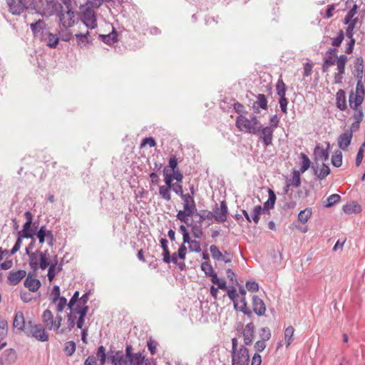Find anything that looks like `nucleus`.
Listing matches in <instances>:
<instances>
[{
    "label": "nucleus",
    "instance_id": "f8f14e48",
    "mask_svg": "<svg viewBox=\"0 0 365 365\" xmlns=\"http://www.w3.org/2000/svg\"><path fill=\"white\" fill-rule=\"evenodd\" d=\"M66 11H61L59 14V20L61 24L65 28L72 27L76 22V14L72 9H66Z\"/></svg>",
    "mask_w": 365,
    "mask_h": 365
},
{
    "label": "nucleus",
    "instance_id": "c85d7f7f",
    "mask_svg": "<svg viewBox=\"0 0 365 365\" xmlns=\"http://www.w3.org/2000/svg\"><path fill=\"white\" fill-rule=\"evenodd\" d=\"M111 361L113 365H130L129 358L122 352H116L112 356Z\"/></svg>",
    "mask_w": 365,
    "mask_h": 365
},
{
    "label": "nucleus",
    "instance_id": "e433bc0d",
    "mask_svg": "<svg viewBox=\"0 0 365 365\" xmlns=\"http://www.w3.org/2000/svg\"><path fill=\"white\" fill-rule=\"evenodd\" d=\"M163 176L165 185L163 186H167L172 189L174 186V183L173 182L174 180L172 178L170 170L168 167H165L163 169Z\"/></svg>",
    "mask_w": 365,
    "mask_h": 365
},
{
    "label": "nucleus",
    "instance_id": "0eeeda50",
    "mask_svg": "<svg viewBox=\"0 0 365 365\" xmlns=\"http://www.w3.org/2000/svg\"><path fill=\"white\" fill-rule=\"evenodd\" d=\"M259 120L256 116L247 118L245 115H240L236 119V127L240 131L250 133L252 134L257 133L260 129L258 128Z\"/></svg>",
    "mask_w": 365,
    "mask_h": 365
},
{
    "label": "nucleus",
    "instance_id": "603ef678",
    "mask_svg": "<svg viewBox=\"0 0 365 365\" xmlns=\"http://www.w3.org/2000/svg\"><path fill=\"white\" fill-rule=\"evenodd\" d=\"M8 331V323L4 319L0 320V341L5 338Z\"/></svg>",
    "mask_w": 365,
    "mask_h": 365
},
{
    "label": "nucleus",
    "instance_id": "052dcab7",
    "mask_svg": "<svg viewBox=\"0 0 365 365\" xmlns=\"http://www.w3.org/2000/svg\"><path fill=\"white\" fill-rule=\"evenodd\" d=\"M262 212V208L260 205L256 206L253 210L252 220L255 223H258L259 220V216Z\"/></svg>",
    "mask_w": 365,
    "mask_h": 365
},
{
    "label": "nucleus",
    "instance_id": "680f3d73",
    "mask_svg": "<svg viewBox=\"0 0 365 365\" xmlns=\"http://www.w3.org/2000/svg\"><path fill=\"white\" fill-rule=\"evenodd\" d=\"M316 153L318 155V157L322 160H327L329 159V151L328 149H323L317 148L316 150Z\"/></svg>",
    "mask_w": 365,
    "mask_h": 365
},
{
    "label": "nucleus",
    "instance_id": "69168bd1",
    "mask_svg": "<svg viewBox=\"0 0 365 365\" xmlns=\"http://www.w3.org/2000/svg\"><path fill=\"white\" fill-rule=\"evenodd\" d=\"M170 170V173L173 170H178V159L175 155H173L169 159V167H168Z\"/></svg>",
    "mask_w": 365,
    "mask_h": 365
},
{
    "label": "nucleus",
    "instance_id": "c9c22d12",
    "mask_svg": "<svg viewBox=\"0 0 365 365\" xmlns=\"http://www.w3.org/2000/svg\"><path fill=\"white\" fill-rule=\"evenodd\" d=\"M314 173L319 179L322 180L329 174L330 169L328 165L323 163L319 168H317L315 169Z\"/></svg>",
    "mask_w": 365,
    "mask_h": 365
},
{
    "label": "nucleus",
    "instance_id": "de8ad7c7",
    "mask_svg": "<svg viewBox=\"0 0 365 365\" xmlns=\"http://www.w3.org/2000/svg\"><path fill=\"white\" fill-rule=\"evenodd\" d=\"M31 223L32 222L26 221L23 226V230L19 232V235H21L24 238H31L33 236L30 232Z\"/></svg>",
    "mask_w": 365,
    "mask_h": 365
},
{
    "label": "nucleus",
    "instance_id": "8fccbe9b",
    "mask_svg": "<svg viewBox=\"0 0 365 365\" xmlns=\"http://www.w3.org/2000/svg\"><path fill=\"white\" fill-rule=\"evenodd\" d=\"M302 163L299 172L304 173L310 166V160L309 158L304 153L301 154Z\"/></svg>",
    "mask_w": 365,
    "mask_h": 365
},
{
    "label": "nucleus",
    "instance_id": "4d7b16f0",
    "mask_svg": "<svg viewBox=\"0 0 365 365\" xmlns=\"http://www.w3.org/2000/svg\"><path fill=\"white\" fill-rule=\"evenodd\" d=\"M346 36L342 30H340L336 37L333 38L331 46H340Z\"/></svg>",
    "mask_w": 365,
    "mask_h": 365
},
{
    "label": "nucleus",
    "instance_id": "dca6fc26",
    "mask_svg": "<svg viewBox=\"0 0 365 365\" xmlns=\"http://www.w3.org/2000/svg\"><path fill=\"white\" fill-rule=\"evenodd\" d=\"M36 236L41 244L47 242L51 246H53L54 242L53 235L51 231L48 230L46 226H42L38 231Z\"/></svg>",
    "mask_w": 365,
    "mask_h": 365
},
{
    "label": "nucleus",
    "instance_id": "ddd939ff",
    "mask_svg": "<svg viewBox=\"0 0 365 365\" xmlns=\"http://www.w3.org/2000/svg\"><path fill=\"white\" fill-rule=\"evenodd\" d=\"M31 29L34 36L41 41H43L46 34L48 32L46 29V24L43 20H38L36 22L31 24Z\"/></svg>",
    "mask_w": 365,
    "mask_h": 365
},
{
    "label": "nucleus",
    "instance_id": "7ed1b4c3",
    "mask_svg": "<svg viewBox=\"0 0 365 365\" xmlns=\"http://www.w3.org/2000/svg\"><path fill=\"white\" fill-rule=\"evenodd\" d=\"M79 299V292L76 291L68 303V307L70 309L68 322L72 326L74 320H76V327L78 329H82L85 317L88 311V307L78 304Z\"/></svg>",
    "mask_w": 365,
    "mask_h": 365
},
{
    "label": "nucleus",
    "instance_id": "a211bd4d",
    "mask_svg": "<svg viewBox=\"0 0 365 365\" xmlns=\"http://www.w3.org/2000/svg\"><path fill=\"white\" fill-rule=\"evenodd\" d=\"M58 2L56 0H46L45 3L42 4V15L46 16H51L53 15L57 11Z\"/></svg>",
    "mask_w": 365,
    "mask_h": 365
},
{
    "label": "nucleus",
    "instance_id": "412c9836",
    "mask_svg": "<svg viewBox=\"0 0 365 365\" xmlns=\"http://www.w3.org/2000/svg\"><path fill=\"white\" fill-rule=\"evenodd\" d=\"M41 285L39 279L36 277L28 275L24 281L25 287L28 288L30 292H36L38 290Z\"/></svg>",
    "mask_w": 365,
    "mask_h": 365
},
{
    "label": "nucleus",
    "instance_id": "e2e57ef3",
    "mask_svg": "<svg viewBox=\"0 0 365 365\" xmlns=\"http://www.w3.org/2000/svg\"><path fill=\"white\" fill-rule=\"evenodd\" d=\"M353 110H354V118L356 120V123L359 124L362 121L364 117L362 109L361 107H358L357 109Z\"/></svg>",
    "mask_w": 365,
    "mask_h": 365
},
{
    "label": "nucleus",
    "instance_id": "a878e982",
    "mask_svg": "<svg viewBox=\"0 0 365 365\" xmlns=\"http://www.w3.org/2000/svg\"><path fill=\"white\" fill-rule=\"evenodd\" d=\"M58 257H54L53 261L48 267V278L50 282H52V280L54 279L56 275L58 272H60L61 270V267L60 265H58Z\"/></svg>",
    "mask_w": 365,
    "mask_h": 365
},
{
    "label": "nucleus",
    "instance_id": "cd10ccee",
    "mask_svg": "<svg viewBox=\"0 0 365 365\" xmlns=\"http://www.w3.org/2000/svg\"><path fill=\"white\" fill-rule=\"evenodd\" d=\"M336 103L337 108L341 110H345L347 108L346 93L344 90H339L336 95Z\"/></svg>",
    "mask_w": 365,
    "mask_h": 365
},
{
    "label": "nucleus",
    "instance_id": "5fc2aeb1",
    "mask_svg": "<svg viewBox=\"0 0 365 365\" xmlns=\"http://www.w3.org/2000/svg\"><path fill=\"white\" fill-rule=\"evenodd\" d=\"M340 200L341 196L339 195L333 194L327 198V204L326 205V207H330L335 205L336 203L339 202Z\"/></svg>",
    "mask_w": 365,
    "mask_h": 365
},
{
    "label": "nucleus",
    "instance_id": "a18cd8bd",
    "mask_svg": "<svg viewBox=\"0 0 365 365\" xmlns=\"http://www.w3.org/2000/svg\"><path fill=\"white\" fill-rule=\"evenodd\" d=\"M189 244V250L190 252L199 253L201 252L200 242L196 240H191L190 238L189 242H186Z\"/></svg>",
    "mask_w": 365,
    "mask_h": 365
},
{
    "label": "nucleus",
    "instance_id": "f03ea898",
    "mask_svg": "<svg viewBox=\"0 0 365 365\" xmlns=\"http://www.w3.org/2000/svg\"><path fill=\"white\" fill-rule=\"evenodd\" d=\"M42 322L44 326L48 329L56 332L57 334H65L72 330L76 325V320H74L73 324L71 326L68 322V314L67 315L66 325L61 327L63 318L61 315L57 314L54 317L52 312L49 309H46L41 316Z\"/></svg>",
    "mask_w": 365,
    "mask_h": 365
},
{
    "label": "nucleus",
    "instance_id": "79ce46f5",
    "mask_svg": "<svg viewBox=\"0 0 365 365\" xmlns=\"http://www.w3.org/2000/svg\"><path fill=\"white\" fill-rule=\"evenodd\" d=\"M331 163L334 167L339 168L342 165V153L336 150L331 157Z\"/></svg>",
    "mask_w": 365,
    "mask_h": 365
},
{
    "label": "nucleus",
    "instance_id": "c03bdc74",
    "mask_svg": "<svg viewBox=\"0 0 365 365\" xmlns=\"http://www.w3.org/2000/svg\"><path fill=\"white\" fill-rule=\"evenodd\" d=\"M312 215V210L309 208H306L304 210L300 211L298 215V220L302 223H306Z\"/></svg>",
    "mask_w": 365,
    "mask_h": 365
},
{
    "label": "nucleus",
    "instance_id": "58836bf2",
    "mask_svg": "<svg viewBox=\"0 0 365 365\" xmlns=\"http://www.w3.org/2000/svg\"><path fill=\"white\" fill-rule=\"evenodd\" d=\"M129 359L130 365H143L145 362V356L140 352L133 354Z\"/></svg>",
    "mask_w": 365,
    "mask_h": 365
},
{
    "label": "nucleus",
    "instance_id": "473e14b6",
    "mask_svg": "<svg viewBox=\"0 0 365 365\" xmlns=\"http://www.w3.org/2000/svg\"><path fill=\"white\" fill-rule=\"evenodd\" d=\"M343 211L346 214L359 213L361 212V207L356 202H352L344 205Z\"/></svg>",
    "mask_w": 365,
    "mask_h": 365
},
{
    "label": "nucleus",
    "instance_id": "393cba45",
    "mask_svg": "<svg viewBox=\"0 0 365 365\" xmlns=\"http://www.w3.org/2000/svg\"><path fill=\"white\" fill-rule=\"evenodd\" d=\"M227 207L225 202H222L220 207L214 210L213 217L215 220L222 222L227 220Z\"/></svg>",
    "mask_w": 365,
    "mask_h": 365
},
{
    "label": "nucleus",
    "instance_id": "bf43d9fd",
    "mask_svg": "<svg viewBox=\"0 0 365 365\" xmlns=\"http://www.w3.org/2000/svg\"><path fill=\"white\" fill-rule=\"evenodd\" d=\"M279 103L281 110L284 113L287 114V113L288 101H287V98L285 97V96H279Z\"/></svg>",
    "mask_w": 365,
    "mask_h": 365
},
{
    "label": "nucleus",
    "instance_id": "aec40b11",
    "mask_svg": "<svg viewBox=\"0 0 365 365\" xmlns=\"http://www.w3.org/2000/svg\"><path fill=\"white\" fill-rule=\"evenodd\" d=\"M252 307L253 311L258 316L264 315L267 310L264 302L257 296L252 297Z\"/></svg>",
    "mask_w": 365,
    "mask_h": 365
},
{
    "label": "nucleus",
    "instance_id": "f257e3e1",
    "mask_svg": "<svg viewBox=\"0 0 365 365\" xmlns=\"http://www.w3.org/2000/svg\"><path fill=\"white\" fill-rule=\"evenodd\" d=\"M347 61L348 58L346 55L339 56L337 49L331 48L325 53L322 70L324 72H327L331 66L336 64L338 72L334 75V81L339 83L341 82L343 74L345 73V66Z\"/></svg>",
    "mask_w": 365,
    "mask_h": 365
},
{
    "label": "nucleus",
    "instance_id": "2eb2a0df",
    "mask_svg": "<svg viewBox=\"0 0 365 365\" xmlns=\"http://www.w3.org/2000/svg\"><path fill=\"white\" fill-rule=\"evenodd\" d=\"M30 334L32 336L41 341H47L48 340V334L46 333L45 328L40 324L31 326Z\"/></svg>",
    "mask_w": 365,
    "mask_h": 365
},
{
    "label": "nucleus",
    "instance_id": "4c0bfd02",
    "mask_svg": "<svg viewBox=\"0 0 365 365\" xmlns=\"http://www.w3.org/2000/svg\"><path fill=\"white\" fill-rule=\"evenodd\" d=\"M233 303L237 310L242 312L243 313H247V307L245 297H240V298L235 300Z\"/></svg>",
    "mask_w": 365,
    "mask_h": 365
},
{
    "label": "nucleus",
    "instance_id": "423d86ee",
    "mask_svg": "<svg viewBox=\"0 0 365 365\" xmlns=\"http://www.w3.org/2000/svg\"><path fill=\"white\" fill-rule=\"evenodd\" d=\"M183 200V210L178 211L177 218L185 223H187L189 217H192L196 211V205L193 198L190 194H185L181 196Z\"/></svg>",
    "mask_w": 365,
    "mask_h": 365
},
{
    "label": "nucleus",
    "instance_id": "9d476101",
    "mask_svg": "<svg viewBox=\"0 0 365 365\" xmlns=\"http://www.w3.org/2000/svg\"><path fill=\"white\" fill-rule=\"evenodd\" d=\"M272 333L268 327H262L259 329L260 339L257 340L255 344V349L256 353L259 354L267 347V341L271 338Z\"/></svg>",
    "mask_w": 365,
    "mask_h": 365
},
{
    "label": "nucleus",
    "instance_id": "ea45409f",
    "mask_svg": "<svg viewBox=\"0 0 365 365\" xmlns=\"http://www.w3.org/2000/svg\"><path fill=\"white\" fill-rule=\"evenodd\" d=\"M356 14V5H354L352 9H351L346 14L344 17V24H350L351 22H357L358 19L354 18L355 14Z\"/></svg>",
    "mask_w": 365,
    "mask_h": 365
},
{
    "label": "nucleus",
    "instance_id": "2f4dec72",
    "mask_svg": "<svg viewBox=\"0 0 365 365\" xmlns=\"http://www.w3.org/2000/svg\"><path fill=\"white\" fill-rule=\"evenodd\" d=\"M42 41L46 42V46H56L60 41V38L57 34L48 31Z\"/></svg>",
    "mask_w": 365,
    "mask_h": 365
},
{
    "label": "nucleus",
    "instance_id": "4be33fe9",
    "mask_svg": "<svg viewBox=\"0 0 365 365\" xmlns=\"http://www.w3.org/2000/svg\"><path fill=\"white\" fill-rule=\"evenodd\" d=\"M9 11L14 15H20L25 9L21 0H8Z\"/></svg>",
    "mask_w": 365,
    "mask_h": 365
},
{
    "label": "nucleus",
    "instance_id": "5701e85b",
    "mask_svg": "<svg viewBox=\"0 0 365 365\" xmlns=\"http://www.w3.org/2000/svg\"><path fill=\"white\" fill-rule=\"evenodd\" d=\"M274 130L272 128L264 127L262 128L260 132V138L262 140L265 146H268L272 144V138Z\"/></svg>",
    "mask_w": 365,
    "mask_h": 365
},
{
    "label": "nucleus",
    "instance_id": "13d9d810",
    "mask_svg": "<svg viewBox=\"0 0 365 365\" xmlns=\"http://www.w3.org/2000/svg\"><path fill=\"white\" fill-rule=\"evenodd\" d=\"M23 238H24V237L21 235H19L14 246L10 251V255H14L16 252H17L20 250L21 245H22V239Z\"/></svg>",
    "mask_w": 365,
    "mask_h": 365
},
{
    "label": "nucleus",
    "instance_id": "bb28decb",
    "mask_svg": "<svg viewBox=\"0 0 365 365\" xmlns=\"http://www.w3.org/2000/svg\"><path fill=\"white\" fill-rule=\"evenodd\" d=\"M252 108L257 113H259V108L267 109V101L264 94L257 95V101L254 102Z\"/></svg>",
    "mask_w": 365,
    "mask_h": 365
},
{
    "label": "nucleus",
    "instance_id": "72a5a7b5",
    "mask_svg": "<svg viewBox=\"0 0 365 365\" xmlns=\"http://www.w3.org/2000/svg\"><path fill=\"white\" fill-rule=\"evenodd\" d=\"M294 329L292 326L287 327L284 330V341L286 346L289 347L294 339Z\"/></svg>",
    "mask_w": 365,
    "mask_h": 365
},
{
    "label": "nucleus",
    "instance_id": "338daca9",
    "mask_svg": "<svg viewBox=\"0 0 365 365\" xmlns=\"http://www.w3.org/2000/svg\"><path fill=\"white\" fill-rule=\"evenodd\" d=\"M246 288L250 292H257L259 289V285L255 281H249L246 283Z\"/></svg>",
    "mask_w": 365,
    "mask_h": 365
},
{
    "label": "nucleus",
    "instance_id": "9b49d317",
    "mask_svg": "<svg viewBox=\"0 0 365 365\" xmlns=\"http://www.w3.org/2000/svg\"><path fill=\"white\" fill-rule=\"evenodd\" d=\"M82 21L88 29H94L97 27V18L94 10L91 7H86L82 11Z\"/></svg>",
    "mask_w": 365,
    "mask_h": 365
},
{
    "label": "nucleus",
    "instance_id": "4468645a",
    "mask_svg": "<svg viewBox=\"0 0 365 365\" xmlns=\"http://www.w3.org/2000/svg\"><path fill=\"white\" fill-rule=\"evenodd\" d=\"M210 252L212 259L215 261H223L226 264L232 262V257L230 255L227 251H225V252L222 253L215 245H212L210 247Z\"/></svg>",
    "mask_w": 365,
    "mask_h": 365
},
{
    "label": "nucleus",
    "instance_id": "6e6d98bb",
    "mask_svg": "<svg viewBox=\"0 0 365 365\" xmlns=\"http://www.w3.org/2000/svg\"><path fill=\"white\" fill-rule=\"evenodd\" d=\"M89 32L87 31L86 34H76L77 43L78 44H87L89 43L88 41Z\"/></svg>",
    "mask_w": 365,
    "mask_h": 365
},
{
    "label": "nucleus",
    "instance_id": "7c9ffc66",
    "mask_svg": "<svg viewBox=\"0 0 365 365\" xmlns=\"http://www.w3.org/2000/svg\"><path fill=\"white\" fill-rule=\"evenodd\" d=\"M357 22H351L350 24H346L347 28L346 29V37L347 38V46H354L355 40L353 38V31L356 25Z\"/></svg>",
    "mask_w": 365,
    "mask_h": 365
},
{
    "label": "nucleus",
    "instance_id": "c756f323",
    "mask_svg": "<svg viewBox=\"0 0 365 365\" xmlns=\"http://www.w3.org/2000/svg\"><path fill=\"white\" fill-rule=\"evenodd\" d=\"M13 326L15 329H17L18 331H22L25 327V318L24 316L23 312H18L16 313Z\"/></svg>",
    "mask_w": 365,
    "mask_h": 365
},
{
    "label": "nucleus",
    "instance_id": "6e6552de",
    "mask_svg": "<svg viewBox=\"0 0 365 365\" xmlns=\"http://www.w3.org/2000/svg\"><path fill=\"white\" fill-rule=\"evenodd\" d=\"M364 87L361 80H358L356 91H351L349 97V103L351 109H357L361 107L364 99Z\"/></svg>",
    "mask_w": 365,
    "mask_h": 365
},
{
    "label": "nucleus",
    "instance_id": "864d4df0",
    "mask_svg": "<svg viewBox=\"0 0 365 365\" xmlns=\"http://www.w3.org/2000/svg\"><path fill=\"white\" fill-rule=\"evenodd\" d=\"M76 351V344L73 341H67L65 344L64 351L68 356H71Z\"/></svg>",
    "mask_w": 365,
    "mask_h": 365
},
{
    "label": "nucleus",
    "instance_id": "6ab92c4d",
    "mask_svg": "<svg viewBox=\"0 0 365 365\" xmlns=\"http://www.w3.org/2000/svg\"><path fill=\"white\" fill-rule=\"evenodd\" d=\"M353 137L352 130H349L341 133L338 138V145L341 150H346Z\"/></svg>",
    "mask_w": 365,
    "mask_h": 365
},
{
    "label": "nucleus",
    "instance_id": "09e8293b",
    "mask_svg": "<svg viewBox=\"0 0 365 365\" xmlns=\"http://www.w3.org/2000/svg\"><path fill=\"white\" fill-rule=\"evenodd\" d=\"M300 174L299 171L294 170L292 179L288 182L294 187H299L301 184Z\"/></svg>",
    "mask_w": 365,
    "mask_h": 365
},
{
    "label": "nucleus",
    "instance_id": "1a4fd4ad",
    "mask_svg": "<svg viewBox=\"0 0 365 365\" xmlns=\"http://www.w3.org/2000/svg\"><path fill=\"white\" fill-rule=\"evenodd\" d=\"M201 269L207 276L210 277L211 282L217 284L220 289H226V282L218 278L217 273L214 271L211 264L208 262H204L201 264Z\"/></svg>",
    "mask_w": 365,
    "mask_h": 365
},
{
    "label": "nucleus",
    "instance_id": "20e7f679",
    "mask_svg": "<svg viewBox=\"0 0 365 365\" xmlns=\"http://www.w3.org/2000/svg\"><path fill=\"white\" fill-rule=\"evenodd\" d=\"M26 253L29 256V265L34 271L38 269H46L53 261L54 257H57L56 255L52 254L48 250L43 252L37 250L29 254V250L26 249Z\"/></svg>",
    "mask_w": 365,
    "mask_h": 365
},
{
    "label": "nucleus",
    "instance_id": "3c124183",
    "mask_svg": "<svg viewBox=\"0 0 365 365\" xmlns=\"http://www.w3.org/2000/svg\"><path fill=\"white\" fill-rule=\"evenodd\" d=\"M276 90H277V95L279 96H282L286 95L287 88H286V85L284 83V81H282V79L278 80L277 85H276Z\"/></svg>",
    "mask_w": 365,
    "mask_h": 365
},
{
    "label": "nucleus",
    "instance_id": "0e129e2a",
    "mask_svg": "<svg viewBox=\"0 0 365 365\" xmlns=\"http://www.w3.org/2000/svg\"><path fill=\"white\" fill-rule=\"evenodd\" d=\"M147 346L150 354L154 355L156 353L158 343L155 341L150 339L147 342Z\"/></svg>",
    "mask_w": 365,
    "mask_h": 365
},
{
    "label": "nucleus",
    "instance_id": "f704fd0d",
    "mask_svg": "<svg viewBox=\"0 0 365 365\" xmlns=\"http://www.w3.org/2000/svg\"><path fill=\"white\" fill-rule=\"evenodd\" d=\"M171 190L172 189L167 186H159V195L162 199L167 202H169L172 200Z\"/></svg>",
    "mask_w": 365,
    "mask_h": 365
},
{
    "label": "nucleus",
    "instance_id": "49530a36",
    "mask_svg": "<svg viewBox=\"0 0 365 365\" xmlns=\"http://www.w3.org/2000/svg\"><path fill=\"white\" fill-rule=\"evenodd\" d=\"M102 39L106 44L114 43L117 41V33L116 31H113L108 35L102 36Z\"/></svg>",
    "mask_w": 365,
    "mask_h": 365
},
{
    "label": "nucleus",
    "instance_id": "39448f33",
    "mask_svg": "<svg viewBox=\"0 0 365 365\" xmlns=\"http://www.w3.org/2000/svg\"><path fill=\"white\" fill-rule=\"evenodd\" d=\"M232 365H249V350L244 345H239L237 338L232 339Z\"/></svg>",
    "mask_w": 365,
    "mask_h": 365
},
{
    "label": "nucleus",
    "instance_id": "b1692460",
    "mask_svg": "<svg viewBox=\"0 0 365 365\" xmlns=\"http://www.w3.org/2000/svg\"><path fill=\"white\" fill-rule=\"evenodd\" d=\"M26 272L23 269L11 272L8 276V282L11 285H16L26 277Z\"/></svg>",
    "mask_w": 365,
    "mask_h": 365
},
{
    "label": "nucleus",
    "instance_id": "774afa93",
    "mask_svg": "<svg viewBox=\"0 0 365 365\" xmlns=\"http://www.w3.org/2000/svg\"><path fill=\"white\" fill-rule=\"evenodd\" d=\"M192 233L195 238H201L203 232L200 226L193 225L192 227Z\"/></svg>",
    "mask_w": 365,
    "mask_h": 365
},
{
    "label": "nucleus",
    "instance_id": "37998d69",
    "mask_svg": "<svg viewBox=\"0 0 365 365\" xmlns=\"http://www.w3.org/2000/svg\"><path fill=\"white\" fill-rule=\"evenodd\" d=\"M276 200V196L273 190L271 189L269 190V198L267 202L264 205V209H271L273 208Z\"/></svg>",
    "mask_w": 365,
    "mask_h": 365
},
{
    "label": "nucleus",
    "instance_id": "f3484780",
    "mask_svg": "<svg viewBox=\"0 0 365 365\" xmlns=\"http://www.w3.org/2000/svg\"><path fill=\"white\" fill-rule=\"evenodd\" d=\"M255 334V324L252 322H250L243 329L242 335L243 337V341L245 345L252 344L254 339Z\"/></svg>",
    "mask_w": 365,
    "mask_h": 365
},
{
    "label": "nucleus",
    "instance_id": "a19ab883",
    "mask_svg": "<svg viewBox=\"0 0 365 365\" xmlns=\"http://www.w3.org/2000/svg\"><path fill=\"white\" fill-rule=\"evenodd\" d=\"M52 303L56 305L57 312H61L65 307L68 305L66 299L63 297L56 299H52Z\"/></svg>",
    "mask_w": 365,
    "mask_h": 365
}]
</instances>
